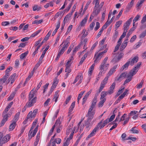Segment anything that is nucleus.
Here are the masks:
<instances>
[{"label": "nucleus", "instance_id": "64", "mask_svg": "<svg viewBox=\"0 0 146 146\" xmlns=\"http://www.w3.org/2000/svg\"><path fill=\"white\" fill-rule=\"evenodd\" d=\"M40 138L36 137V141H35L34 143V146H36L38 144V143L39 141Z\"/></svg>", "mask_w": 146, "mask_h": 146}, {"label": "nucleus", "instance_id": "62", "mask_svg": "<svg viewBox=\"0 0 146 146\" xmlns=\"http://www.w3.org/2000/svg\"><path fill=\"white\" fill-rule=\"evenodd\" d=\"M123 9H122L121 10V11L119 12V14L117 16V17H116V19H118L121 16V14H122V12H123Z\"/></svg>", "mask_w": 146, "mask_h": 146}, {"label": "nucleus", "instance_id": "53", "mask_svg": "<svg viewBox=\"0 0 146 146\" xmlns=\"http://www.w3.org/2000/svg\"><path fill=\"white\" fill-rule=\"evenodd\" d=\"M83 135V133L81 134V135L78 137V138L76 140L75 144L73 146H77L78 143L79 142L81 138L82 137V135Z\"/></svg>", "mask_w": 146, "mask_h": 146}, {"label": "nucleus", "instance_id": "3", "mask_svg": "<svg viewBox=\"0 0 146 146\" xmlns=\"http://www.w3.org/2000/svg\"><path fill=\"white\" fill-rule=\"evenodd\" d=\"M133 17H132L128 19L126 22L124 23L123 25L124 31L123 32H125L126 34L127 30H128L129 27V26L130 25L132 21Z\"/></svg>", "mask_w": 146, "mask_h": 146}, {"label": "nucleus", "instance_id": "61", "mask_svg": "<svg viewBox=\"0 0 146 146\" xmlns=\"http://www.w3.org/2000/svg\"><path fill=\"white\" fill-rule=\"evenodd\" d=\"M10 137L11 136L9 134H7L4 136L5 139V140H7V142L9 140Z\"/></svg>", "mask_w": 146, "mask_h": 146}, {"label": "nucleus", "instance_id": "13", "mask_svg": "<svg viewBox=\"0 0 146 146\" xmlns=\"http://www.w3.org/2000/svg\"><path fill=\"white\" fill-rule=\"evenodd\" d=\"M108 119H109V118H107L104 121V122L103 123L102 125V120L100 122H102L100 124V129H101L104 127V126L106 125L109 122V121H108Z\"/></svg>", "mask_w": 146, "mask_h": 146}, {"label": "nucleus", "instance_id": "7", "mask_svg": "<svg viewBox=\"0 0 146 146\" xmlns=\"http://www.w3.org/2000/svg\"><path fill=\"white\" fill-rule=\"evenodd\" d=\"M90 111L89 112V110H88L87 114L86 115V117H88V119L92 120L93 117V116L95 114V112Z\"/></svg>", "mask_w": 146, "mask_h": 146}, {"label": "nucleus", "instance_id": "46", "mask_svg": "<svg viewBox=\"0 0 146 146\" xmlns=\"http://www.w3.org/2000/svg\"><path fill=\"white\" fill-rule=\"evenodd\" d=\"M144 80H142L139 85H137V88L138 89H140L142 87L143 84L144 83Z\"/></svg>", "mask_w": 146, "mask_h": 146}, {"label": "nucleus", "instance_id": "41", "mask_svg": "<svg viewBox=\"0 0 146 146\" xmlns=\"http://www.w3.org/2000/svg\"><path fill=\"white\" fill-rule=\"evenodd\" d=\"M43 21V19H41L40 20H39V21H38L37 20H36L35 21H34L32 23L33 24H38L40 23H42Z\"/></svg>", "mask_w": 146, "mask_h": 146}, {"label": "nucleus", "instance_id": "27", "mask_svg": "<svg viewBox=\"0 0 146 146\" xmlns=\"http://www.w3.org/2000/svg\"><path fill=\"white\" fill-rule=\"evenodd\" d=\"M33 74H34V72H33V71H32L31 74H30L28 76V77L26 79V80L25 81V82L24 83V86H25V85L26 84L27 81H28L29 80H30L31 78L33 75Z\"/></svg>", "mask_w": 146, "mask_h": 146}, {"label": "nucleus", "instance_id": "54", "mask_svg": "<svg viewBox=\"0 0 146 146\" xmlns=\"http://www.w3.org/2000/svg\"><path fill=\"white\" fill-rule=\"evenodd\" d=\"M122 21L121 20L119 21L116 22L115 25L117 28H118L122 24Z\"/></svg>", "mask_w": 146, "mask_h": 146}, {"label": "nucleus", "instance_id": "30", "mask_svg": "<svg viewBox=\"0 0 146 146\" xmlns=\"http://www.w3.org/2000/svg\"><path fill=\"white\" fill-rule=\"evenodd\" d=\"M57 77L54 78V82L52 86H53L56 87V86L58 82V80H57Z\"/></svg>", "mask_w": 146, "mask_h": 146}, {"label": "nucleus", "instance_id": "48", "mask_svg": "<svg viewBox=\"0 0 146 146\" xmlns=\"http://www.w3.org/2000/svg\"><path fill=\"white\" fill-rule=\"evenodd\" d=\"M66 68L65 70V72H66L70 73L71 72V70L70 68V66H66Z\"/></svg>", "mask_w": 146, "mask_h": 146}, {"label": "nucleus", "instance_id": "52", "mask_svg": "<svg viewBox=\"0 0 146 146\" xmlns=\"http://www.w3.org/2000/svg\"><path fill=\"white\" fill-rule=\"evenodd\" d=\"M77 3L75 4L73 6L72 10L71 11L70 13L69 14V15H70V17L72 15L73 12L75 11V9L76 8V5Z\"/></svg>", "mask_w": 146, "mask_h": 146}, {"label": "nucleus", "instance_id": "20", "mask_svg": "<svg viewBox=\"0 0 146 146\" xmlns=\"http://www.w3.org/2000/svg\"><path fill=\"white\" fill-rule=\"evenodd\" d=\"M95 66V63L93 64L90 67L88 71V75L90 76L92 72V71L94 69V67Z\"/></svg>", "mask_w": 146, "mask_h": 146}, {"label": "nucleus", "instance_id": "22", "mask_svg": "<svg viewBox=\"0 0 146 146\" xmlns=\"http://www.w3.org/2000/svg\"><path fill=\"white\" fill-rule=\"evenodd\" d=\"M130 63V61L127 62L124 65H123L121 69V70L123 71L125 69L127 68Z\"/></svg>", "mask_w": 146, "mask_h": 146}, {"label": "nucleus", "instance_id": "6", "mask_svg": "<svg viewBox=\"0 0 146 146\" xmlns=\"http://www.w3.org/2000/svg\"><path fill=\"white\" fill-rule=\"evenodd\" d=\"M36 97H35L33 99H31L30 102H28L26 104V106L28 107H30L32 106L33 104L36 102Z\"/></svg>", "mask_w": 146, "mask_h": 146}, {"label": "nucleus", "instance_id": "51", "mask_svg": "<svg viewBox=\"0 0 146 146\" xmlns=\"http://www.w3.org/2000/svg\"><path fill=\"white\" fill-rule=\"evenodd\" d=\"M146 35V30L143 31L140 35L139 38H144Z\"/></svg>", "mask_w": 146, "mask_h": 146}, {"label": "nucleus", "instance_id": "10", "mask_svg": "<svg viewBox=\"0 0 146 146\" xmlns=\"http://www.w3.org/2000/svg\"><path fill=\"white\" fill-rule=\"evenodd\" d=\"M7 140H5L4 137H3V134L1 132H0V144H4L7 142Z\"/></svg>", "mask_w": 146, "mask_h": 146}, {"label": "nucleus", "instance_id": "45", "mask_svg": "<svg viewBox=\"0 0 146 146\" xmlns=\"http://www.w3.org/2000/svg\"><path fill=\"white\" fill-rule=\"evenodd\" d=\"M85 92V91H83L82 92H80V93L78 95V99H77L78 102V103H79V100H80V99L81 98L82 96L83 95L84 93Z\"/></svg>", "mask_w": 146, "mask_h": 146}, {"label": "nucleus", "instance_id": "60", "mask_svg": "<svg viewBox=\"0 0 146 146\" xmlns=\"http://www.w3.org/2000/svg\"><path fill=\"white\" fill-rule=\"evenodd\" d=\"M100 27V24L99 22H96V27L94 28V30L95 31H97Z\"/></svg>", "mask_w": 146, "mask_h": 146}, {"label": "nucleus", "instance_id": "29", "mask_svg": "<svg viewBox=\"0 0 146 146\" xmlns=\"http://www.w3.org/2000/svg\"><path fill=\"white\" fill-rule=\"evenodd\" d=\"M51 33L52 31L51 30H50L45 36V38L43 40V41H46L48 39L50 35L51 34Z\"/></svg>", "mask_w": 146, "mask_h": 146}, {"label": "nucleus", "instance_id": "26", "mask_svg": "<svg viewBox=\"0 0 146 146\" xmlns=\"http://www.w3.org/2000/svg\"><path fill=\"white\" fill-rule=\"evenodd\" d=\"M34 94L35 93L33 92V90H31L29 94V101H30L31 100V99L32 98H33V97L34 96Z\"/></svg>", "mask_w": 146, "mask_h": 146}, {"label": "nucleus", "instance_id": "2", "mask_svg": "<svg viewBox=\"0 0 146 146\" xmlns=\"http://www.w3.org/2000/svg\"><path fill=\"white\" fill-rule=\"evenodd\" d=\"M101 122H102L98 123L95 127L92 130V132L88 136V137L86 138V140H88L90 138L93 136L95 134L97 131L98 130V129L100 127V124Z\"/></svg>", "mask_w": 146, "mask_h": 146}, {"label": "nucleus", "instance_id": "11", "mask_svg": "<svg viewBox=\"0 0 146 146\" xmlns=\"http://www.w3.org/2000/svg\"><path fill=\"white\" fill-rule=\"evenodd\" d=\"M88 16L89 15L87 14L86 16V17L84 18L81 21L80 23V25L81 27H83L84 26L85 24L87 22Z\"/></svg>", "mask_w": 146, "mask_h": 146}, {"label": "nucleus", "instance_id": "25", "mask_svg": "<svg viewBox=\"0 0 146 146\" xmlns=\"http://www.w3.org/2000/svg\"><path fill=\"white\" fill-rule=\"evenodd\" d=\"M120 77H121V79H123V78L125 77L126 76L127 78L129 77V75L127 74V72H126L122 73L120 75Z\"/></svg>", "mask_w": 146, "mask_h": 146}, {"label": "nucleus", "instance_id": "8", "mask_svg": "<svg viewBox=\"0 0 146 146\" xmlns=\"http://www.w3.org/2000/svg\"><path fill=\"white\" fill-rule=\"evenodd\" d=\"M2 117L3 118L1 121L0 123L1 126H3L4 125L6 122L9 116H5L4 115H2Z\"/></svg>", "mask_w": 146, "mask_h": 146}, {"label": "nucleus", "instance_id": "33", "mask_svg": "<svg viewBox=\"0 0 146 146\" xmlns=\"http://www.w3.org/2000/svg\"><path fill=\"white\" fill-rule=\"evenodd\" d=\"M101 8H100L98 9V8H94V11L93 12H96V13L95 14V15L96 16L98 15V13L100 12L101 11Z\"/></svg>", "mask_w": 146, "mask_h": 146}, {"label": "nucleus", "instance_id": "56", "mask_svg": "<svg viewBox=\"0 0 146 146\" xmlns=\"http://www.w3.org/2000/svg\"><path fill=\"white\" fill-rule=\"evenodd\" d=\"M74 130H73L72 131L70 135V137L69 138H68L67 139H68V142H69V141H70V140L71 139H72L73 137V136L74 135Z\"/></svg>", "mask_w": 146, "mask_h": 146}, {"label": "nucleus", "instance_id": "43", "mask_svg": "<svg viewBox=\"0 0 146 146\" xmlns=\"http://www.w3.org/2000/svg\"><path fill=\"white\" fill-rule=\"evenodd\" d=\"M91 1H90V0L87 2V3L86 4V6H85L84 8V9L83 10L84 12H85L86 11V10L87 9L88 7L89 4H90V3H91Z\"/></svg>", "mask_w": 146, "mask_h": 146}, {"label": "nucleus", "instance_id": "18", "mask_svg": "<svg viewBox=\"0 0 146 146\" xmlns=\"http://www.w3.org/2000/svg\"><path fill=\"white\" fill-rule=\"evenodd\" d=\"M138 60V58L137 56H135L132 59L131 61H130V64L131 65H133V64L135 62H137Z\"/></svg>", "mask_w": 146, "mask_h": 146}, {"label": "nucleus", "instance_id": "50", "mask_svg": "<svg viewBox=\"0 0 146 146\" xmlns=\"http://www.w3.org/2000/svg\"><path fill=\"white\" fill-rule=\"evenodd\" d=\"M135 127H133L130 131L132 132L133 133H139V131L135 129Z\"/></svg>", "mask_w": 146, "mask_h": 146}, {"label": "nucleus", "instance_id": "44", "mask_svg": "<svg viewBox=\"0 0 146 146\" xmlns=\"http://www.w3.org/2000/svg\"><path fill=\"white\" fill-rule=\"evenodd\" d=\"M9 108L6 107V108L4 111L2 115H4L5 116H9V114H7L6 113L9 110Z\"/></svg>", "mask_w": 146, "mask_h": 146}, {"label": "nucleus", "instance_id": "1", "mask_svg": "<svg viewBox=\"0 0 146 146\" xmlns=\"http://www.w3.org/2000/svg\"><path fill=\"white\" fill-rule=\"evenodd\" d=\"M37 122V120L35 119V121L33 122V125L31 127V129L29 132L28 136H29V137L31 136V138L32 137H34L35 135L38 131V125H37V126L36 127L35 129L33 131V134L31 135L32 133V131H31V130L33 129Z\"/></svg>", "mask_w": 146, "mask_h": 146}, {"label": "nucleus", "instance_id": "23", "mask_svg": "<svg viewBox=\"0 0 146 146\" xmlns=\"http://www.w3.org/2000/svg\"><path fill=\"white\" fill-rule=\"evenodd\" d=\"M59 92V91H57L55 93V94L54 96V97L53 99V100L54 98L55 99L54 100V101L55 102H57L58 99L59 97V95L58 94Z\"/></svg>", "mask_w": 146, "mask_h": 146}, {"label": "nucleus", "instance_id": "57", "mask_svg": "<svg viewBox=\"0 0 146 146\" xmlns=\"http://www.w3.org/2000/svg\"><path fill=\"white\" fill-rule=\"evenodd\" d=\"M128 78L126 79L124 81V84H126L127 83L129 82L130 81H131L132 79V76H129V77Z\"/></svg>", "mask_w": 146, "mask_h": 146}, {"label": "nucleus", "instance_id": "63", "mask_svg": "<svg viewBox=\"0 0 146 146\" xmlns=\"http://www.w3.org/2000/svg\"><path fill=\"white\" fill-rule=\"evenodd\" d=\"M96 13V12H93L91 15V16L90 17L89 19V22H91L92 20V19H93L94 17L95 16H96L95 15V14Z\"/></svg>", "mask_w": 146, "mask_h": 146}, {"label": "nucleus", "instance_id": "47", "mask_svg": "<svg viewBox=\"0 0 146 146\" xmlns=\"http://www.w3.org/2000/svg\"><path fill=\"white\" fill-rule=\"evenodd\" d=\"M13 69L12 67L11 66L9 67L5 71V74L9 75V72L11 70Z\"/></svg>", "mask_w": 146, "mask_h": 146}, {"label": "nucleus", "instance_id": "42", "mask_svg": "<svg viewBox=\"0 0 146 146\" xmlns=\"http://www.w3.org/2000/svg\"><path fill=\"white\" fill-rule=\"evenodd\" d=\"M28 51H26V52H24V53H23L22 54H21L20 55V58L21 59H23L27 55V54L28 53Z\"/></svg>", "mask_w": 146, "mask_h": 146}, {"label": "nucleus", "instance_id": "49", "mask_svg": "<svg viewBox=\"0 0 146 146\" xmlns=\"http://www.w3.org/2000/svg\"><path fill=\"white\" fill-rule=\"evenodd\" d=\"M138 112L137 111H131L130 113L129 114L128 116L130 117V116H133L135 115Z\"/></svg>", "mask_w": 146, "mask_h": 146}, {"label": "nucleus", "instance_id": "35", "mask_svg": "<svg viewBox=\"0 0 146 146\" xmlns=\"http://www.w3.org/2000/svg\"><path fill=\"white\" fill-rule=\"evenodd\" d=\"M20 114V112H18L16 114L15 116L14 117V118L13 119L14 121H15L16 122L18 120L19 115Z\"/></svg>", "mask_w": 146, "mask_h": 146}, {"label": "nucleus", "instance_id": "14", "mask_svg": "<svg viewBox=\"0 0 146 146\" xmlns=\"http://www.w3.org/2000/svg\"><path fill=\"white\" fill-rule=\"evenodd\" d=\"M137 67H135L130 72L129 74L132 76L135 74L138 71Z\"/></svg>", "mask_w": 146, "mask_h": 146}, {"label": "nucleus", "instance_id": "16", "mask_svg": "<svg viewBox=\"0 0 146 146\" xmlns=\"http://www.w3.org/2000/svg\"><path fill=\"white\" fill-rule=\"evenodd\" d=\"M49 46H48L46 47V48L45 49V50L43 51L40 57L39 58L40 59V60H42L43 58L44 57L45 54V53H46V51L49 49Z\"/></svg>", "mask_w": 146, "mask_h": 146}, {"label": "nucleus", "instance_id": "55", "mask_svg": "<svg viewBox=\"0 0 146 146\" xmlns=\"http://www.w3.org/2000/svg\"><path fill=\"white\" fill-rule=\"evenodd\" d=\"M91 92L92 90H90L84 96L83 98L84 99L87 100L89 95L91 93Z\"/></svg>", "mask_w": 146, "mask_h": 146}, {"label": "nucleus", "instance_id": "12", "mask_svg": "<svg viewBox=\"0 0 146 146\" xmlns=\"http://www.w3.org/2000/svg\"><path fill=\"white\" fill-rule=\"evenodd\" d=\"M117 65L114 66L110 70L108 74L109 76H111L115 71V70L117 68Z\"/></svg>", "mask_w": 146, "mask_h": 146}, {"label": "nucleus", "instance_id": "31", "mask_svg": "<svg viewBox=\"0 0 146 146\" xmlns=\"http://www.w3.org/2000/svg\"><path fill=\"white\" fill-rule=\"evenodd\" d=\"M41 9V7L38 6V5H34L33 7V10L34 11L36 10L39 11L40 9Z\"/></svg>", "mask_w": 146, "mask_h": 146}, {"label": "nucleus", "instance_id": "34", "mask_svg": "<svg viewBox=\"0 0 146 146\" xmlns=\"http://www.w3.org/2000/svg\"><path fill=\"white\" fill-rule=\"evenodd\" d=\"M108 94L107 92L102 91L101 93L100 99L104 98Z\"/></svg>", "mask_w": 146, "mask_h": 146}, {"label": "nucleus", "instance_id": "37", "mask_svg": "<svg viewBox=\"0 0 146 146\" xmlns=\"http://www.w3.org/2000/svg\"><path fill=\"white\" fill-rule=\"evenodd\" d=\"M124 89V88H123L121 89H120L119 90L117 94L115 96V98L119 96L121 93H122L123 92V90Z\"/></svg>", "mask_w": 146, "mask_h": 146}, {"label": "nucleus", "instance_id": "32", "mask_svg": "<svg viewBox=\"0 0 146 146\" xmlns=\"http://www.w3.org/2000/svg\"><path fill=\"white\" fill-rule=\"evenodd\" d=\"M15 94V92H13L10 95V96L8 98V101H9L12 100L14 97Z\"/></svg>", "mask_w": 146, "mask_h": 146}, {"label": "nucleus", "instance_id": "59", "mask_svg": "<svg viewBox=\"0 0 146 146\" xmlns=\"http://www.w3.org/2000/svg\"><path fill=\"white\" fill-rule=\"evenodd\" d=\"M89 52L88 51H87V52L82 57V58H81V59L82 60V61H84L86 58L87 57L88 55V54Z\"/></svg>", "mask_w": 146, "mask_h": 146}, {"label": "nucleus", "instance_id": "17", "mask_svg": "<svg viewBox=\"0 0 146 146\" xmlns=\"http://www.w3.org/2000/svg\"><path fill=\"white\" fill-rule=\"evenodd\" d=\"M16 122L15 121H13V122L10 125L9 129V131H12L15 128L16 125Z\"/></svg>", "mask_w": 146, "mask_h": 146}, {"label": "nucleus", "instance_id": "58", "mask_svg": "<svg viewBox=\"0 0 146 146\" xmlns=\"http://www.w3.org/2000/svg\"><path fill=\"white\" fill-rule=\"evenodd\" d=\"M41 30H39L36 31V32H35L34 33L32 34L31 36H30L31 37H34L35 36H36L40 31Z\"/></svg>", "mask_w": 146, "mask_h": 146}, {"label": "nucleus", "instance_id": "39", "mask_svg": "<svg viewBox=\"0 0 146 146\" xmlns=\"http://www.w3.org/2000/svg\"><path fill=\"white\" fill-rule=\"evenodd\" d=\"M145 0H140L137 3L136 5V7L139 8L141 5L142 4Z\"/></svg>", "mask_w": 146, "mask_h": 146}, {"label": "nucleus", "instance_id": "21", "mask_svg": "<svg viewBox=\"0 0 146 146\" xmlns=\"http://www.w3.org/2000/svg\"><path fill=\"white\" fill-rule=\"evenodd\" d=\"M42 62V60H40V59L39 58V60L38 61L37 64H36L34 68L33 69V72H34V70H36L38 67L40 66V64Z\"/></svg>", "mask_w": 146, "mask_h": 146}, {"label": "nucleus", "instance_id": "40", "mask_svg": "<svg viewBox=\"0 0 146 146\" xmlns=\"http://www.w3.org/2000/svg\"><path fill=\"white\" fill-rule=\"evenodd\" d=\"M9 76V75H7V74H5L2 78H1L0 79H1L2 81L3 80V83H4L6 82V80L8 78V77Z\"/></svg>", "mask_w": 146, "mask_h": 146}, {"label": "nucleus", "instance_id": "5", "mask_svg": "<svg viewBox=\"0 0 146 146\" xmlns=\"http://www.w3.org/2000/svg\"><path fill=\"white\" fill-rule=\"evenodd\" d=\"M123 56L122 54H120L118 55L115 56L113 58L111 62L115 63L119 61Z\"/></svg>", "mask_w": 146, "mask_h": 146}, {"label": "nucleus", "instance_id": "28", "mask_svg": "<svg viewBox=\"0 0 146 146\" xmlns=\"http://www.w3.org/2000/svg\"><path fill=\"white\" fill-rule=\"evenodd\" d=\"M126 35V34L125 33V32H123L122 35L120 36L119 39L117 42V43H120V44H121V40Z\"/></svg>", "mask_w": 146, "mask_h": 146}, {"label": "nucleus", "instance_id": "19", "mask_svg": "<svg viewBox=\"0 0 146 146\" xmlns=\"http://www.w3.org/2000/svg\"><path fill=\"white\" fill-rule=\"evenodd\" d=\"M135 2V0H132L126 6V8L130 9L133 6Z\"/></svg>", "mask_w": 146, "mask_h": 146}, {"label": "nucleus", "instance_id": "36", "mask_svg": "<svg viewBox=\"0 0 146 146\" xmlns=\"http://www.w3.org/2000/svg\"><path fill=\"white\" fill-rule=\"evenodd\" d=\"M91 120L87 119L85 123V126H86V128H88L90 125V122Z\"/></svg>", "mask_w": 146, "mask_h": 146}, {"label": "nucleus", "instance_id": "9", "mask_svg": "<svg viewBox=\"0 0 146 146\" xmlns=\"http://www.w3.org/2000/svg\"><path fill=\"white\" fill-rule=\"evenodd\" d=\"M128 39H125L122 43L120 48V50L122 51L126 46L127 45Z\"/></svg>", "mask_w": 146, "mask_h": 146}, {"label": "nucleus", "instance_id": "38", "mask_svg": "<svg viewBox=\"0 0 146 146\" xmlns=\"http://www.w3.org/2000/svg\"><path fill=\"white\" fill-rule=\"evenodd\" d=\"M118 35V32L116 30L115 31V33L114 35H113L112 39L113 40L115 41L117 37V36Z\"/></svg>", "mask_w": 146, "mask_h": 146}, {"label": "nucleus", "instance_id": "15", "mask_svg": "<svg viewBox=\"0 0 146 146\" xmlns=\"http://www.w3.org/2000/svg\"><path fill=\"white\" fill-rule=\"evenodd\" d=\"M102 56L100 53H99L97 56H96V55L95 54V59L94 61V63H97L98 61L101 59Z\"/></svg>", "mask_w": 146, "mask_h": 146}, {"label": "nucleus", "instance_id": "4", "mask_svg": "<svg viewBox=\"0 0 146 146\" xmlns=\"http://www.w3.org/2000/svg\"><path fill=\"white\" fill-rule=\"evenodd\" d=\"M68 46V44H66L65 43L64 44V46L62 48V49L59 51L58 53L56 59V60H57L59 58L60 56L64 53L65 50L66 49Z\"/></svg>", "mask_w": 146, "mask_h": 146}, {"label": "nucleus", "instance_id": "24", "mask_svg": "<svg viewBox=\"0 0 146 146\" xmlns=\"http://www.w3.org/2000/svg\"><path fill=\"white\" fill-rule=\"evenodd\" d=\"M106 98H104L103 100H101L98 103V107H102L104 105V103L106 101Z\"/></svg>", "mask_w": 146, "mask_h": 146}]
</instances>
